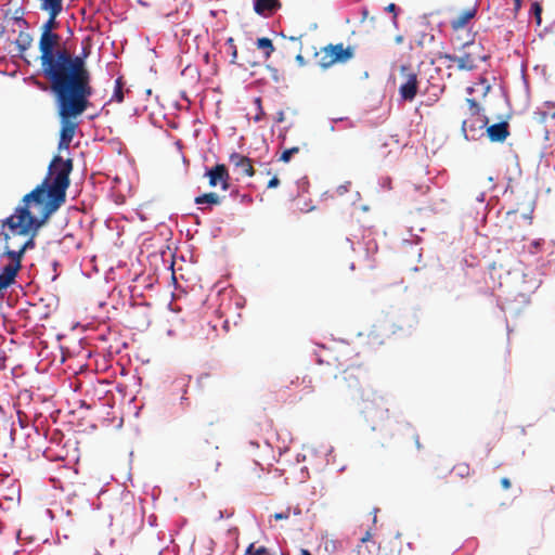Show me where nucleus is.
I'll use <instances>...</instances> for the list:
<instances>
[{
  "mask_svg": "<svg viewBox=\"0 0 555 555\" xmlns=\"http://www.w3.org/2000/svg\"><path fill=\"white\" fill-rule=\"evenodd\" d=\"M446 59H448L451 62L456 63L457 68L461 70H473L476 68V64H475L474 60L472 59L470 54H468V53H465L462 56L447 54Z\"/></svg>",
  "mask_w": 555,
  "mask_h": 555,
  "instance_id": "obj_13",
  "label": "nucleus"
},
{
  "mask_svg": "<svg viewBox=\"0 0 555 555\" xmlns=\"http://www.w3.org/2000/svg\"><path fill=\"white\" fill-rule=\"evenodd\" d=\"M9 242H10V241H4L5 246H4V253H3V255H4V256H8V257L12 260V262H11V263H16V262H18V264H22L21 262H22V258H23V256H24L23 250H22L21 248H20L18 250L11 249V248L9 247Z\"/></svg>",
  "mask_w": 555,
  "mask_h": 555,
  "instance_id": "obj_20",
  "label": "nucleus"
},
{
  "mask_svg": "<svg viewBox=\"0 0 555 555\" xmlns=\"http://www.w3.org/2000/svg\"><path fill=\"white\" fill-rule=\"evenodd\" d=\"M383 186L390 188V179L389 178H386L383 180Z\"/></svg>",
  "mask_w": 555,
  "mask_h": 555,
  "instance_id": "obj_43",
  "label": "nucleus"
},
{
  "mask_svg": "<svg viewBox=\"0 0 555 555\" xmlns=\"http://www.w3.org/2000/svg\"><path fill=\"white\" fill-rule=\"evenodd\" d=\"M485 198H486V193L485 192H480L476 195V202H478L479 204H483L485 203Z\"/></svg>",
  "mask_w": 555,
  "mask_h": 555,
  "instance_id": "obj_35",
  "label": "nucleus"
},
{
  "mask_svg": "<svg viewBox=\"0 0 555 555\" xmlns=\"http://www.w3.org/2000/svg\"><path fill=\"white\" fill-rule=\"evenodd\" d=\"M514 1H515V5H516V8H517V9H518V8H520V5H521V0H514Z\"/></svg>",
  "mask_w": 555,
  "mask_h": 555,
  "instance_id": "obj_47",
  "label": "nucleus"
},
{
  "mask_svg": "<svg viewBox=\"0 0 555 555\" xmlns=\"http://www.w3.org/2000/svg\"><path fill=\"white\" fill-rule=\"evenodd\" d=\"M418 90L417 75L415 73L405 74V81L400 86L399 93L403 101H413Z\"/></svg>",
  "mask_w": 555,
  "mask_h": 555,
  "instance_id": "obj_8",
  "label": "nucleus"
},
{
  "mask_svg": "<svg viewBox=\"0 0 555 555\" xmlns=\"http://www.w3.org/2000/svg\"><path fill=\"white\" fill-rule=\"evenodd\" d=\"M487 134L492 142H502L509 134L508 124L506 121H502L491 125L487 128Z\"/></svg>",
  "mask_w": 555,
  "mask_h": 555,
  "instance_id": "obj_10",
  "label": "nucleus"
},
{
  "mask_svg": "<svg viewBox=\"0 0 555 555\" xmlns=\"http://www.w3.org/2000/svg\"><path fill=\"white\" fill-rule=\"evenodd\" d=\"M280 184V180L278 177H273L269 183H268V188L269 189H272V188H276L278 185Z\"/></svg>",
  "mask_w": 555,
  "mask_h": 555,
  "instance_id": "obj_32",
  "label": "nucleus"
},
{
  "mask_svg": "<svg viewBox=\"0 0 555 555\" xmlns=\"http://www.w3.org/2000/svg\"><path fill=\"white\" fill-rule=\"evenodd\" d=\"M457 473L460 476H464L465 474H468V467L467 466H459Z\"/></svg>",
  "mask_w": 555,
  "mask_h": 555,
  "instance_id": "obj_36",
  "label": "nucleus"
},
{
  "mask_svg": "<svg viewBox=\"0 0 555 555\" xmlns=\"http://www.w3.org/2000/svg\"><path fill=\"white\" fill-rule=\"evenodd\" d=\"M386 10L390 13H396L397 12V5L395 3H390Z\"/></svg>",
  "mask_w": 555,
  "mask_h": 555,
  "instance_id": "obj_39",
  "label": "nucleus"
},
{
  "mask_svg": "<svg viewBox=\"0 0 555 555\" xmlns=\"http://www.w3.org/2000/svg\"><path fill=\"white\" fill-rule=\"evenodd\" d=\"M359 369H347L343 372L341 376L338 377V383H343L340 387H345L350 391V396L353 399L360 398L367 404L363 409V413L367 418L385 420L388 415V409L385 406L384 398L377 396L376 392L371 388L360 389L359 387Z\"/></svg>",
  "mask_w": 555,
  "mask_h": 555,
  "instance_id": "obj_3",
  "label": "nucleus"
},
{
  "mask_svg": "<svg viewBox=\"0 0 555 555\" xmlns=\"http://www.w3.org/2000/svg\"><path fill=\"white\" fill-rule=\"evenodd\" d=\"M298 152H299V147H297V146L285 150L281 154L280 160H282L284 163H288L291 160V158L293 157V155L297 154Z\"/></svg>",
  "mask_w": 555,
  "mask_h": 555,
  "instance_id": "obj_26",
  "label": "nucleus"
},
{
  "mask_svg": "<svg viewBox=\"0 0 555 555\" xmlns=\"http://www.w3.org/2000/svg\"><path fill=\"white\" fill-rule=\"evenodd\" d=\"M50 18L42 26V34L53 33L52 29L56 26V16L60 14L57 12H49Z\"/></svg>",
  "mask_w": 555,
  "mask_h": 555,
  "instance_id": "obj_23",
  "label": "nucleus"
},
{
  "mask_svg": "<svg viewBox=\"0 0 555 555\" xmlns=\"http://www.w3.org/2000/svg\"><path fill=\"white\" fill-rule=\"evenodd\" d=\"M466 92H467L468 94H473V92H474V88H473V87H468V88L466 89Z\"/></svg>",
  "mask_w": 555,
  "mask_h": 555,
  "instance_id": "obj_48",
  "label": "nucleus"
},
{
  "mask_svg": "<svg viewBox=\"0 0 555 555\" xmlns=\"http://www.w3.org/2000/svg\"><path fill=\"white\" fill-rule=\"evenodd\" d=\"M284 119H285V114H284V112H283V111H279V112L276 113V116H275V121L280 124V122H283V121H284Z\"/></svg>",
  "mask_w": 555,
  "mask_h": 555,
  "instance_id": "obj_33",
  "label": "nucleus"
},
{
  "mask_svg": "<svg viewBox=\"0 0 555 555\" xmlns=\"http://www.w3.org/2000/svg\"><path fill=\"white\" fill-rule=\"evenodd\" d=\"M269 553L268 548L264 546H260L258 548H255V545L251 543L247 547L244 555H267Z\"/></svg>",
  "mask_w": 555,
  "mask_h": 555,
  "instance_id": "obj_25",
  "label": "nucleus"
},
{
  "mask_svg": "<svg viewBox=\"0 0 555 555\" xmlns=\"http://www.w3.org/2000/svg\"><path fill=\"white\" fill-rule=\"evenodd\" d=\"M488 125V118L483 115H474L463 120L462 132L467 141L478 140L483 135V129Z\"/></svg>",
  "mask_w": 555,
  "mask_h": 555,
  "instance_id": "obj_5",
  "label": "nucleus"
},
{
  "mask_svg": "<svg viewBox=\"0 0 555 555\" xmlns=\"http://www.w3.org/2000/svg\"><path fill=\"white\" fill-rule=\"evenodd\" d=\"M205 177H208L209 185L211 188H215L220 183L222 190L225 191L229 189V172L225 165L218 164L212 168L206 169Z\"/></svg>",
  "mask_w": 555,
  "mask_h": 555,
  "instance_id": "obj_6",
  "label": "nucleus"
},
{
  "mask_svg": "<svg viewBox=\"0 0 555 555\" xmlns=\"http://www.w3.org/2000/svg\"><path fill=\"white\" fill-rule=\"evenodd\" d=\"M272 78L275 80V81H279V78H278V70L276 69H272Z\"/></svg>",
  "mask_w": 555,
  "mask_h": 555,
  "instance_id": "obj_44",
  "label": "nucleus"
},
{
  "mask_svg": "<svg viewBox=\"0 0 555 555\" xmlns=\"http://www.w3.org/2000/svg\"><path fill=\"white\" fill-rule=\"evenodd\" d=\"M408 70V67L406 66H401V73L404 74L405 72Z\"/></svg>",
  "mask_w": 555,
  "mask_h": 555,
  "instance_id": "obj_49",
  "label": "nucleus"
},
{
  "mask_svg": "<svg viewBox=\"0 0 555 555\" xmlns=\"http://www.w3.org/2000/svg\"><path fill=\"white\" fill-rule=\"evenodd\" d=\"M72 170V159L54 156L42 183L26 194L23 197V205L16 207L14 214L2 221V227H8L9 232H1L0 241H11L17 235H29L20 248L24 254L33 249L38 230L65 203Z\"/></svg>",
  "mask_w": 555,
  "mask_h": 555,
  "instance_id": "obj_1",
  "label": "nucleus"
},
{
  "mask_svg": "<svg viewBox=\"0 0 555 555\" xmlns=\"http://www.w3.org/2000/svg\"><path fill=\"white\" fill-rule=\"evenodd\" d=\"M31 42H33V37L30 36V34L25 33V31H21L15 41L16 47L21 53L28 50L31 46Z\"/></svg>",
  "mask_w": 555,
  "mask_h": 555,
  "instance_id": "obj_17",
  "label": "nucleus"
},
{
  "mask_svg": "<svg viewBox=\"0 0 555 555\" xmlns=\"http://www.w3.org/2000/svg\"><path fill=\"white\" fill-rule=\"evenodd\" d=\"M255 102H256V104L258 106V109H259V113L255 116V121H260L262 116L264 115V112L262 111L260 99L257 98Z\"/></svg>",
  "mask_w": 555,
  "mask_h": 555,
  "instance_id": "obj_29",
  "label": "nucleus"
},
{
  "mask_svg": "<svg viewBox=\"0 0 555 555\" xmlns=\"http://www.w3.org/2000/svg\"><path fill=\"white\" fill-rule=\"evenodd\" d=\"M533 245L538 247L540 245V242H533Z\"/></svg>",
  "mask_w": 555,
  "mask_h": 555,
  "instance_id": "obj_53",
  "label": "nucleus"
},
{
  "mask_svg": "<svg viewBox=\"0 0 555 555\" xmlns=\"http://www.w3.org/2000/svg\"><path fill=\"white\" fill-rule=\"evenodd\" d=\"M273 517L275 520L287 519L289 517V512L275 513Z\"/></svg>",
  "mask_w": 555,
  "mask_h": 555,
  "instance_id": "obj_31",
  "label": "nucleus"
},
{
  "mask_svg": "<svg viewBox=\"0 0 555 555\" xmlns=\"http://www.w3.org/2000/svg\"><path fill=\"white\" fill-rule=\"evenodd\" d=\"M42 9L49 12L61 13L63 10L62 0H41Z\"/></svg>",
  "mask_w": 555,
  "mask_h": 555,
  "instance_id": "obj_22",
  "label": "nucleus"
},
{
  "mask_svg": "<svg viewBox=\"0 0 555 555\" xmlns=\"http://www.w3.org/2000/svg\"><path fill=\"white\" fill-rule=\"evenodd\" d=\"M333 59H336V63H345L350 60L353 55L351 48H344L343 43L327 46Z\"/></svg>",
  "mask_w": 555,
  "mask_h": 555,
  "instance_id": "obj_12",
  "label": "nucleus"
},
{
  "mask_svg": "<svg viewBox=\"0 0 555 555\" xmlns=\"http://www.w3.org/2000/svg\"><path fill=\"white\" fill-rule=\"evenodd\" d=\"M467 104L469 105V109L472 112V116L479 115L480 106L474 99H466Z\"/></svg>",
  "mask_w": 555,
  "mask_h": 555,
  "instance_id": "obj_28",
  "label": "nucleus"
},
{
  "mask_svg": "<svg viewBox=\"0 0 555 555\" xmlns=\"http://www.w3.org/2000/svg\"><path fill=\"white\" fill-rule=\"evenodd\" d=\"M349 185H350V182H347L345 184H341L339 185L337 189H336V193L338 195H344L346 192H348L349 190Z\"/></svg>",
  "mask_w": 555,
  "mask_h": 555,
  "instance_id": "obj_30",
  "label": "nucleus"
},
{
  "mask_svg": "<svg viewBox=\"0 0 555 555\" xmlns=\"http://www.w3.org/2000/svg\"><path fill=\"white\" fill-rule=\"evenodd\" d=\"M195 203L197 205L209 204V205H219L221 203V198L216 193H205L195 198Z\"/></svg>",
  "mask_w": 555,
  "mask_h": 555,
  "instance_id": "obj_19",
  "label": "nucleus"
},
{
  "mask_svg": "<svg viewBox=\"0 0 555 555\" xmlns=\"http://www.w3.org/2000/svg\"><path fill=\"white\" fill-rule=\"evenodd\" d=\"M336 63V59H333V54L331 53L328 47H325L321 50L319 56V64L322 68H328L333 64Z\"/></svg>",
  "mask_w": 555,
  "mask_h": 555,
  "instance_id": "obj_18",
  "label": "nucleus"
},
{
  "mask_svg": "<svg viewBox=\"0 0 555 555\" xmlns=\"http://www.w3.org/2000/svg\"><path fill=\"white\" fill-rule=\"evenodd\" d=\"M476 12V9L462 12L456 18H454L451 22L452 28L455 30L464 28L467 25V23L475 17Z\"/></svg>",
  "mask_w": 555,
  "mask_h": 555,
  "instance_id": "obj_14",
  "label": "nucleus"
},
{
  "mask_svg": "<svg viewBox=\"0 0 555 555\" xmlns=\"http://www.w3.org/2000/svg\"><path fill=\"white\" fill-rule=\"evenodd\" d=\"M501 485L504 489H508L511 487V481L508 478H502Z\"/></svg>",
  "mask_w": 555,
  "mask_h": 555,
  "instance_id": "obj_38",
  "label": "nucleus"
},
{
  "mask_svg": "<svg viewBox=\"0 0 555 555\" xmlns=\"http://www.w3.org/2000/svg\"><path fill=\"white\" fill-rule=\"evenodd\" d=\"M222 517H223V514H222V512L220 511V512H219V517H218V518H219V519H221Z\"/></svg>",
  "mask_w": 555,
  "mask_h": 555,
  "instance_id": "obj_52",
  "label": "nucleus"
},
{
  "mask_svg": "<svg viewBox=\"0 0 555 555\" xmlns=\"http://www.w3.org/2000/svg\"><path fill=\"white\" fill-rule=\"evenodd\" d=\"M21 268L22 264H18V262L5 264L2 269L1 275L12 285L15 282V278Z\"/></svg>",
  "mask_w": 555,
  "mask_h": 555,
  "instance_id": "obj_16",
  "label": "nucleus"
},
{
  "mask_svg": "<svg viewBox=\"0 0 555 555\" xmlns=\"http://www.w3.org/2000/svg\"><path fill=\"white\" fill-rule=\"evenodd\" d=\"M253 4L255 12L263 17L275 13L281 5L279 0H253Z\"/></svg>",
  "mask_w": 555,
  "mask_h": 555,
  "instance_id": "obj_9",
  "label": "nucleus"
},
{
  "mask_svg": "<svg viewBox=\"0 0 555 555\" xmlns=\"http://www.w3.org/2000/svg\"><path fill=\"white\" fill-rule=\"evenodd\" d=\"M296 61H297L299 64H301V65L305 63V59H304V56H302L301 54H298V55L296 56Z\"/></svg>",
  "mask_w": 555,
  "mask_h": 555,
  "instance_id": "obj_42",
  "label": "nucleus"
},
{
  "mask_svg": "<svg viewBox=\"0 0 555 555\" xmlns=\"http://www.w3.org/2000/svg\"><path fill=\"white\" fill-rule=\"evenodd\" d=\"M371 540V533L367 531L364 537L361 538V542L365 543Z\"/></svg>",
  "mask_w": 555,
  "mask_h": 555,
  "instance_id": "obj_40",
  "label": "nucleus"
},
{
  "mask_svg": "<svg viewBox=\"0 0 555 555\" xmlns=\"http://www.w3.org/2000/svg\"><path fill=\"white\" fill-rule=\"evenodd\" d=\"M519 278L521 279V284L519 285L518 296L521 298V301L528 302L529 295L539 288L541 281L532 272H521Z\"/></svg>",
  "mask_w": 555,
  "mask_h": 555,
  "instance_id": "obj_7",
  "label": "nucleus"
},
{
  "mask_svg": "<svg viewBox=\"0 0 555 555\" xmlns=\"http://www.w3.org/2000/svg\"><path fill=\"white\" fill-rule=\"evenodd\" d=\"M301 555H311V553L308 550L302 548Z\"/></svg>",
  "mask_w": 555,
  "mask_h": 555,
  "instance_id": "obj_46",
  "label": "nucleus"
},
{
  "mask_svg": "<svg viewBox=\"0 0 555 555\" xmlns=\"http://www.w3.org/2000/svg\"><path fill=\"white\" fill-rule=\"evenodd\" d=\"M227 42H228L231 47H232V46H234V44H233V39H232V38H229V39L227 40Z\"/></svg>",
  "mask_w": 555,
  "mask_h": 555,
  "instance_id": "obj_51",
  "label": "nucleus"
},
{
  "mask_svg": "<svg viewBox=\"0 0 555 555\" xmlns=\"http://www.w3.org/2000/svg\"><path fill=\"white\" fill-rule=\"evenodd\" d=\"M112 100L116 102H122L124 100L122 83L120 78L116 79L115 81V90Z\"/></svg>",
  "mask_w": 555,
  "mask_h": 555,
  "instance_id": "obj_24",
  "label": "nucleus"
},
{
  "mask_svg": "<svg viewBox=\"0 0 555 555\" xmlns=\"http://www.w3.org/2000/svg\"><path fill=\"white\" fill-rule=\"evenodd\" d=\"M59 40L60 36L55 33L41 34L39 49L41 52V66L46 76L48 73H53V66L56 60L54 48L59 43Z\"/></svg>",
  "mask_w": 555,
  "mask_h": 555,
  "instance_id": "obj_4",
  "label": "nucleus"
},
{
  "mask_svg": "<svg viewBox=\"0 0 555 555\" xmlns=\"http://www.w3.org/2000/svg\"><path fill=\"white\" fill-rule=\"evenodd\" d=\"M332 452H333V448L331 447V448L327 450V452H326V456H330V455L332 454Z\"/></svg>",
  "mask_w": 555,
  "mask_h": 555,
  "instance_id": "obj_50",
  "label": "nucleus"
},
{
  "mask_svg": "<svg viewBox=\"0 0 555 555\" xmlns=\"http://www.w3.org/2000/svg\"><path fill=\"white\" fill-rule=\"evenodd\" d=\"M232 51H231V54H232V62L235 61L236 56H237V52H236V47L235 46H232Z\"/></svg>",
  "mask_w": 555,
  "mask_h": 555,
  "instance_id": "obj_41",
  "label": "nucleus"
},
{
  "mask_svg": "<svg viewBox=\"0 0 555 555\" xmlns=\"http://www.w3.org/2000/svg\"><path fill=\"white\" fill-rule=\"evenodd\" d=\"M69 144H70V142H65V143H64V142H63V139L61 138V139H60V143H59V149H60V150H63V149L67 150V149L69 147Z\"/></svg>",
  "mask_w": 555,
  "mask_h": 555,
  "instance_id": "obj_37",
  "label": "nucleus"
},
{
  "mask_svg": "<svg viewBox=\"0 0 555 555\" xmlns=\"http://www.w3.org/2000/svg\"><path fill=\"white\" fill-rule=\"evenodd\" d=\"M87 55L85 49L82 56H72L70 53L59 50L53 73L47 75L56 95L59 114L64 118L81 115L89 105L92 89L90 74L85 67Z\"/></svg>",
  "mask_w": 555,
  "mask_h": 555,
  "instance_id": "obj_2",
  "label": "nucleus"
},
{
  "mask_svg": "<svg viewBox=\"0 0 555 555\" xmlns=\"http://www.w3.org/2000/svg\"><path fill=\"white\" fill-rule=\"evenodd\" d=\"M305 459H306V455H300V454H298V456H297V461H298V462H300V461H305Z\"/></svg>",
  "mask_w": 555,
  "mask_h": 555,
  "instance_id": "obj_45",
  "label": "nucleus"
},
{
  "mask_svg": "<svg viewBox=\"0 0 555 555\" xmlns=\"http://www.w3.org/2000/svg\"><path fill=\"white\" fill-rule=\"evenodd\" d=\"M9 286H11V284H10V283H8V282L5 281V279H4V278H2V275L0 274V291H1V289H4V288H8Z\"/></svg>",
  "mask_w": 555,
  "mask_h": 555,
  "instance_id": "obj_34",
  "label": "nucleus"
},
{
  "mask_svg": "<svg viewBox=\"0 0 555 555\" xmlns=\"http://www.w3.org/2000/svg\"><path fill=\"white\" fill-rule=\"evenodd\" d=\"M531 13L534 15L535 20H537V24L540 25L541 24V13H542V8L540 5L539 2H533L531 4Z\"/></svg>",
  "mask_w": 555,
  "mask_h": 555,
  "instance_id": "obj_27",
  "label": "nucleus"
},
{
  "mask_svg": "<svg viewBox=\"0 0 555 555\" xmlns=\"http://www.w3.org/2000/svg\"><path fill=\"white\" fill-rule=\"evenodd\" d=\"M257 48L264 51L266 59H269L272 52L274 51L273 43L271 39L262 37L257 39Z\"/></svg>",
  "mask_w": 555,
  "mask_h": 555,
  "instance_id": "obj_21",
  "label": "nucleus"
},
{
  "mask_svg": "<svg viewBox=\"0 0 555 555\" xmlns=\"http://www.w3.org/2000/svg\"><path fill=\"white\" fill-rule=\"evenodd\" d=\"M230 163L236 168H240L246 176L251 177L254 175V169L248 157L238 153H232L230 155Z\"/></svg>",
  "mask_w": 555,
  "mask_h": 555,
  "instance_id": "obj_11",
  "label": "nucleus"
},
{
  "mask_svg": "<svg viewBox=\"0 0 555 555\" xmlns=\"http://www.w3.org/2000/svg\"><path fill=\"white\" fill-rule=\"evenodd\" d=\"M250 444H251V446H256V447H258V443H257V442H255V441H251V442H250Z\"/></svg>",
  "mask_w": 555,
  "mask_h": 555,
  "instance_id": "obj_54",
  "label": "nucleus"
},
{
  "mask_svg": "<svg viewBox=\"0 0 555 555\" xmlns=\"http://www.w3.org/2000/svg\"><path fill=\"white\" fill-rule=\"evenodd\" d=\"M61 118H62L61 138L63 139L64 143L72 142L74 134H75L76 125L74 122L69 121L70 118H64L63 116H61Z\"/></svg>",
  "mask_w": 555,
  "mask_h": 555,
  "instance_id": "obj_15",
  "label": "nucleus"
}]
</instances>
